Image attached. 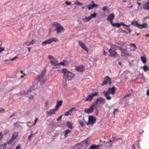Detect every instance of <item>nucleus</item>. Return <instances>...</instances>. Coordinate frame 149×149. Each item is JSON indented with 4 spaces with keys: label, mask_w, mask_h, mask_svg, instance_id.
Returning a JSON list of instances; mask_svg holds the SVG:
<instances>
[{
    "label": "nucleus",
    "mask_w": 149,
    "mask_h": 149,
    "mask_svg": "<svg viewBox=\"0 0 149 149\" xmlns=\"http://www.w3.org/2000/svg\"><path fill=\"white\" fill-rule=\"evenodd\" d=\"M88 122L87 125L91 124L93 125L95 123L96 120V118L94 116H89L88 117Z\"/></svg>",
    "instance_id": "nucleus-12"
},
{
    "label": "nucleus",
    "mask_w": 149,
    "mask_h": 149,
    "mask_svg": "<svg viewBox=\"0 0 149 149\" xmlns=\"http://www.w3.org/2000/svg\"><path fill=\"white\" fill-rule=\"evenodd\" d=\"M120 139V138H116V137H113L112 138V141H116V140H118V139Z\"/></svg>",
    "instance_id": "nucleus-46"
},
{
    "label": "nucleus",
    "mask_w": 149,
    "mask_h": 149,
    "mask_svg": "<svg viewBox=\"0 0 149 149\" xmlns=\"http://www.w3.org/2000/svg\"><path fill=\"white\" fill-rule=\"evenodd\" d=\"M57 110H56V109H53L50 110L49 111H46L47 113L48 116H51L52 114H55V111Z\"/></svg>",
    "instance_id": "nucleus-16"
},
{
    "label": "nucleus",
    "mask_w": 149,
    "mask_h": 149,
    "mask_svg": "<svg viewBox=\"0 0 149 149\" xmlns=\"http://www.w3.org/2000/svg\"><path fill=\"white\" fill-rule=\"evenodd\" d=\"M130 96V94H128L127 95H125L124 98H125V97H127L129 96Z\"/></svg>",
    "instance_id": "nucleus-64"
},
{
    "label": "nucleus",
    "mask_w": 149,
    "mask_h": 149,
    "mask_svg": "<svg viewBox=\"0 0 149 149\" xmlns=\"http://www.w3.org/2000/svg\"><path fill=\"white\" fill-rule=\"evenodd\" d=\"M122 25L125 26L126 29V30H128V32L129 33H130L131 32V30L129 28V26L126 25L124 23H122Z\"/></svg>",
    "instance_id": "nucleus-27"
},
{
    "label": "nucleus",
    "mask_w": 149,
    "mask_h": 149,
    "mask_svg": "<svg viewBox=\"0 0 149 149\" xmlns=\"http://www.w3.org/2000/svg\"><path fill=\"white\" fill-rule=\"evenodd\" d=\"M33 96L32 95H31L29 97V99H32L33 98Z\"/></svg>",
    "instance_id": "nucleus-63"
},
{
    "label": "nucleus",
    "mask_w": 149,
    "mask_h": 149,
    "mask_svg": "<svg viewBox=\"0 0 149 149\" xmlns=\"http://www.w3.org/2000/svg\"><path fill=\"white\" fill-rule=\"evenodd\" d=\"M98 93L97 92H96L94 93L91 94L90 95H88L86 99L84 100L85 102H91L92 100L93 97L95 96H97L98 95Z\"/></svg>",
    "instance_id": "nucleus-9"
},
{
    "label": "nucleus",
    "mask_w": 149,
    "mask_h": 149,
    "mask_svg": "<svg viewBox=\"0 0 149 149\" xmlns=\"http://www.w3.org/2000/svg\"><path fill=\"white\" fill-rule=\"evenodd\" d=\"M18 133L17 132H14L12 136V138L15 139L18 136Z\"/></svg>",
    "instance_id": "nucleus-28"
},
{
    "label": "nucleus",
    "mask_w": 149,
    "mask_h": 149,
    "mask_svg": "<svg viewBox=\"0 0 149 149\" xmlns=\"http://www.w3.org/2000/svg\"><path fill=\"white\" fill-rule=\"evenodd\" d=\"M87 6L88 7V9L89 10L93 8V6H92V5L90 4V5H87Z\"/></svg>",
    "instance_id": "nucleus-41"
},
{
    "label": "nucleus",
    "mask_w": 149,
    "mask_h": 149,
    "mask_svg": "<svg viewBox=\"0 0 149 149\" xmlns=\"http://www.w3.org/2000/svg\"><path fill=\"white\" fill-rule=\"evenodd\" d=\"M114 17L115 16L114 14L112 13L108 15L107 19L108 21H110L111 23H112V22H113V20L114 18Z\"/></svg>",
    "instance_id": "nucleus-17"
},
{
    "label": "nucleus",
    "mask_w": 149,
    "mask_h": 149,
    "mask_svg": "<svg viewBox=\"0 0 149 149\" xmlns=\"http://www.w3.org/2000/svg\"><path fill=\"white\" fill-rule=\"evenodd\" d=\"M67 126H68V127L70 128H72V123L71 122L68 121L67 122Z\"/></svg>",
    "instance_id": "nucleus-33"
},
{
    "label": "nucleus",
    "mask_w": 149,
    "mask_h": 149,
    "mask_svg": "<svg viewBox=\"0 0 149 149\" xmlns=\"http://www.w3.org/2000/svg\"><path fill=\"white\" fill-rule=\"evenodd\" d=\"M71 114V113L70 112V111H68L66 112L65 114V116H67L68 115L70 114Z\"/></svg>",
    "instance_id": "nucleus-47"
},
{
    "label": "nucleus",
    "mask_w": 149,
    "mask_h": 149,
    "mask_svg": "<svg viewBox=\"0 0 149 149\" xmlns=\"http://www.w3.org/2000/svg\"><path fill=\"white\" fill-rule=\"evenodd\" d=\"M50 62L52 65L54 66L59 65V63H58V61L55 58L53 60H51Z\"/></svg>",
    "instance_id": "nucleus-20"
},
{
    "label": "nucleus",
    "mask_w": 149,
    "mask_h": 149,
    "mask_svg": "<svg viewBox=\"0 0 149 149\" xmlns=\"http://www.w3.org/2000/svg\"><path fill=\"white\" fill-rule=\"evenodd\" d=\"M147 24L146 23H144L142 24H139V26L138 28L140 29H142L143 28H145L147 26Z\"/></svg>",
    "instance_id": "nucleus-25"
},
{
    "label": "nucleus",
    "mask_w": 149,
    "mask_h": 149,
    "mask_svg": "<svg viewBox=\"0 0 149 149\" xmlns=\"http://www.w3.org/2000/svg\"><path fill=\"white\" fill-rule=\"evenodd\" d=\"M91 3L92 4V6H93V8H97L98 7V5L95 4L94 3V2L93 1H92Z\"/></svg>",
    "instance_id": "nucleus-34"
},
{
    "label": "nucleus",
    "mask_w": 149,
    "mask_h": 149,
    "mask_svg": "<svg viewBox=\"0 0 149 149\" xmlns=\"http://www.w3.org/2000/svg\"><path fill=\"white\" fill-rule=\"evenodd\" d=\"M91 19V17H90V16L88 17H86L85 18L83 19V20L84 22H87Z\"/></svg>",
    "instance_id": "nucleus-31"
},
{
    "label": "nucleus",
    "mask_w": 149,
    "mask_h": 149,
    "mask_svg": "<svg viewBox=\"0 0 149 149\" xmlns=\"http://www.w3.org/2000/svg\"><path fill=\"white\" fill-rule=\"evenodd\" d=\"M48 57L51 61V60H53L55 58L53 56L50 55L48 56Z\"/></svg>",
    "instance_id": "nucleus-42"
},
{
    "label": "nucleus",
    "mask_w": 149,
    "mask_h": 149,
    "mask_svg": "<svg viewBox=\"0 0 149 149\" xmlns=\"http://www.w3.org/2000/svg\"><path fill=\"white\" fill-rule=\"evenodd\" d=\"M79 123L80 125L81 126H83L84 125V122L81 121L80 120H79Z\"/></svg>",
    "instance_id": "nucleus-49"
},
{
    "label": "nucleus",
    "mask_w": 149,
    "mask_h": 149,
    "mask_svg": "<svg viewBox=\"0 0 149 149\" xmlns=\"http://www.w3.org/2000/svg\"><path fill=\"white\" fill-rule=\"evenodd\" d=\"M70 132V131L69 130H67L65 131V136L66 137L67 136L66 135L68 133H69Z\"/></svg>",
    "instance_id": "nucleus-38"
},
{
    "label": "nucleus",
    "mask_w": 149,
    "mask_h": 149,
    "mask_svg": "<svg viewBox=\"0 0 149 149\" xmlns=\"http://www.w3.org/2000/svg\"><path fill=\"white\" fill-rule=\"evenodd\" d=\"M118 47L120 50H121V48L120 46H118L117 45H113L109 49V52H110V56H115L116 53L115 52V48L116 47Z\"/></svg>",
    "instance_id": "nucleus-5"
},
{
    "label": "nucleus",
    "mask_w": 149,
    "mask_h": 149,
    "mask_svg": "<svg viewBox=\"0 0 149 149\" xmlns=\"http://www.w3.org/2000/svg\"><path fill=\"white\" fill-rule=\"evenodd\" d=\"M36 88V87L34 88V86H31L27 91H25L24 92V94L25 95H27L29 93H30L32 91L34 90Z\"/></svg>",
    "instance_id": "nucleus-13"
},
{
    "label": "nucleus",
    "mask_w": 149,
    "mask_h": 149,
    "mask_svg": "<svg viewBox=\"0 0 149 149\" xmlns=\"http://www.w3.org/2000/svg\"><path fill=\"white\" fill-rule=\"evenodd\" d=\"M130 45L133 51H134L136 49V47L135 44L131 43L130 44Z\"/></svg>",
    "instance_id": "nucleus-24"
},
{
    "label": "nucleus",
    "mask_w": 149,
    "mask_h": 149,
    "mask_svg": "<svg viewBox=\"0 0 149 149\" xmlns=\"http://www.w3.org/2000/svg\"><path fill=\"white\" fill-rule=\"evenodd\" d=\"M139 24L137 23V22L136 21H134L132 22V25H134L138 27L139 26Z\"/></svg>",
    "instance_id": "nucleus-32"
},
{
    "label": "nucleus",
    "mask_w": 149,
    "mask_h": 149,
    "mask_svg": "<svg viewBox=\"0 0 149 149\" xmlns=\"http://www.w3.org/2000/svg\"><path fill=\"white\" fill-rule=\"evenodd\" d=\"M103 54L105 56H106L107 54V53L105 52V51L104 50V51L103 52Z\"/></svg>",
    "instance_id": "nucleus-62"
},
{
    "label": "nucleus",
    "mask_w": 149,
    "mask_h": 149,
    "mask_svg": "<svg viewBox=\"0 0 149 149\" xmlns=\"http://www.w3.org/2000/svg\"><path fill=\"white\" fill-rule=\"evenodd\" d=\"M103 93L104 94V96L107 100H109L111 99V97L109 95L110 93H109L107 91H104Z\"/></svg>",
    "instance_id": "nucleus-15"
},
{
    "label": "nucleus",
    "mask_w": 149,
    "mask_h": 149,
    "mask_svg": "<svg viewBox=\"0 0 149 149\" xmlns=\"http://www.w3.org/2000/svg\"><path fill=\"white\" fill-rule=\"evenodd\" d=\"M107 91L109 93L113 95L116 91L115 87L113 86L112 88H109Z\"/></svg>",
    "instance_id": "nucleus-14"
},
{
    "label": "nucleus",
    "mask_w": 149,
    "mask_h": 149,
    "mask_svg": "<svg viewBox=\"0 0 149 149\" xmlns=\"http://www.w3.org/2000/svg\"><path fill=\"white\" fill-rule=\"evenodd\" d=\"M4 50V48L0 47V53L2 52Z\"/></svg>",
    "instance_id": "nucleus-55"
},
{
    "label": "nucleus",
    "mask_w": 149,
    "mask_h": 149,
    "mask_svg": "<svg viewBox=\"0 0 149 149\" xmlns=\"http://www.w3.org/2000/svg\"><path fill=\"white\" fill-rule=\"evenodd\" d=\"M47 79H46L42 80L40 82V83L41 85H42L44 84L45 82L47 81Z\"/></svg>",
    "instance_id": "nucleus-40"
},
{
    "label": "nucleus",
    "mask_w": 149,
    "mask_h": 149,
    "mask_svg": "<svg viewBox=\"0 0 149 149\" xmlns=\"http://www.w3.org/2000/svg\"><path fill=\"white\" fill-rule=\"evenodd\" d=\"M52 24L56 28V30L57 34H58L65 31L64 28L60 24L56 22H54Z\"/></svg>",
    "instance_id": "nucleus-3"
},
{
    "label": "nucleus",
    "mask_w": 149,
    "mask_h": 149,
    "mask_svg": "<svg viewBox=\"0 0 149 149\" xmlns=\"http://www.w3.org/2000/svg\"><path fill=\"white\" fill-rule=\"evenodd\" d=\"M143 70L145 72L147 71L148 70V66L147 65H145L143 67Z\"/></svg>",
    "instance_id": "nucleus-37"
},
{
    "label": "nucleus",
    "mask_w": 149,
    "mask_h": 149,
    "mask_svg": "<svg viewBox=\"0 0 149 149\" xmlns=\"http://www.w3.org/2000/svg\"><path fill=\"white\" fill-rule=\"evenodd\" d=\"M17 58V56H15L14 57V58H12L10 60V61H13L15 60Z\"/></svg>",
    "instance_id": "nucleus-51"
},
{
    "label": "nucleus",
    "mask_w": 149,
    "mask_h": 149,
    "mask_svg": "<svg viewBox=\"0 0 149 149\" xmlns=\"http://www.w3.org/2000/svg\"><path fill=\"white\" fill-rule=\"evenodd\" d=\"M21 146L20 144H19L17 145V146L16 147L15 149H20Z\"/></svg>",
    "instance_id": "nucleus-56"
},
{
    "label": "nucleus",
    "mask_w": 149,
    "mask_h": 149,
    "mask_svg": "<svg viewBox=\"0 0 149 149\" xmlns=\"http://www.w3.org/2000/svg\"><path fill=\"white\" fill-rule=\"evenodd\" d=\"M62 73H63L64 78L66 81L71 80L74 77V74L68 71L66 69L62 70Z\"/></svg>",
    "instance_id": "nucleus-1"
},
{
    "label": "nucleus",
    "mask_w": 149,
    "mask_h": 149,
    "mask_svg": "<svg viewBox=\"0 0 149 149\" xmlns=\"http://www.w3.org/2000/svg\"><path fill=\"white\" fill-rule=\"evenodd\" d=\"M62 116H59L57 118V120L58 121H59L60 120L61 118H62Z\"/></svg>",
    "instance_id": "nucleus-57"
},
{
    "label": "nucleus",
    "mask_w": 149,
    "mask_h": 149,
    "mask_svg": "<svg viewBox=\"0 0 149 149\" xmlns=\"http://www.w3.org/2000/svg\"><path fill=\"white\" fill-rule=\"evenodd\" d=\"M111 25L114 26L120 27L121 25V23H113V22L111 23Z\"/></svg>",
    "instance_id": "nucleus-26"
},
{
    "label": "nucleus",
    "mask_w": 149,
    "mask_h": 149,
    "mask_svg": "<svg viewBox=\"0 0 149 149\" xmlns=\"http://www.w3.org/2000/svg\"><path fill=\"white\" fill-rule=\"evenodd\" d=\"M46 72V69H44L42 71L41 73L36 78V80L38 82L41 81L42 80L43 78L45 75Z\"/></svg>",
    "instance_id": "nucleus-7"
},
{
    "label": "nucleus",
    "mask_w": 149,
    "mask_h": 149,
    "mask_svg": "<svg viewBox=\"0 0 149 149\" xmlns=\"http://www.w3.org/2000/svg\"><path fill=\"white\" fill-rule=\"evenodd\" d=\"M74 4L78 6H82L83 5L82 3L80 2L78 0H77L74 2Z\"/></svg>",
    "instance_id": "nucleus-29"
},
{
    "label": "nucleus",
    "mask_w": 149,
    "mask_h": 149,
    "mask_svg": "<svg viewBox=\"0 0 149 149\" xmlns=\"http://www.w3.org/2000/svg\"><path fill=\"white\" fill-rule=\"evenodd\" d=\"M31 135L28 136V139L29 140H30L31 139V136L33 135V132L32 131H31Z\"/></svg>",
    "instance_id": "nucleus-50"
},
{
    "label": "nucleus",
    "mask_w": 149,
    "mask_h": 149,
    "mask_svg": "<svg viewBox=\"0 0 149 149\" xmlns=\"http://www.w3.org/2000/svg\"><path fill=\"white\" fill-rule=\"evenodd\" d=\"M97 14L95 13H94L93 14H91L90 17H91V19L93 18H95L96 17Z\"/></svg>",
    "instance_id": "nucleus-39"
},
{
    "label": "nucleus",
    "mask_w": 149,
    "mask_h": 149,
    "mask_svg": "<svg viewBox=\"0 0 149 149\" xmlns=\"http://www.w3.org/2000/svg\"><path fill=\"white\" fill-rule=\"evenodd\" d=\"M113 143V141L111 140H110L109 142L108 143L109 144V147H111L112 146V143L111 142Z\"/></svg>",
    "instance_id": "nucleus-53"
},
{
    "label": "nucleus",
    "mask_w": 149,
    "mask_h": 149,
    "mask_svg": "<svg viewBox=\"0 0 149 149\" xmlns=\"http://www.w3.org/2000/svg\"><path fill=\"white\" fill-rule=\"evenodd\" d=\"M9 132V131L8 130H6L4 131V133L5 135H6Z\"/></svg>",
    "instance_id": "nucleus-59"
},
{
    "label": "nucleus",
    "mask_w": 149,
    "mask_h": 149,
    "mask_svg": "<svg viewBox=\"0 0 149 149\" xmlns=\"http://www.w3.org/2000/svg\"><path fill=\"white\" fill-rule=\"evenodd\" d=\"M108 8V7L107 6H104L102 8V10L104 11H106Z\"/></svg>",
    "instance_id": "nucleus-44"
},
{
    "label": "nucleus",
    "mask_w": 149,
    "mask_h": 149,
    "mask_svg": "<svg viewBox=\"0 0 149 149\" xmlns=\"http://www.w3.org/2000/svg\"><path fill=\"white\" fill-rule=\"evenodd\" d=\"M35 43V42L33 40H32L31 42H30L28 45H27L28 46H29L30 45H33V44Z\"/></svg>",
    "instance_id": "nucleus-52"
},
{
    "label": "nucleus",
    "mask_w": 149,
    "mask_h": 149,
    "mask_svg": "<svg viewBox=\"0 0 149 149\" xmlns=\"http://www.w3.org/2000/svg\"><path fill=\"white\" fill-rule=\"evenodd\" d=\"M69 64V62L66 60H63L61 62L59 63V65H61L63 66H66Z\"/></svg>",
    "instance_id": "nucleus-22"
},
{
    "label": "nucleus",
    "mask_w": 149,
    "mask_h": 149,
    "mask_svg": "<svg viewBox=\"0 0 149 149\" xmlns=\"http://www.w3.org/2000/svg\"><path fill=\"white\" fill-rule=\"evenodd\" d=\"M58 40L56 38H53L45 40L42 43V45L44 46L48 44H50L53 41L57 42Z\"/></svg>",
    "instance_id": "nucleus-8"
},
{
    "label": "nucleus",
    "mask_w": 149,
    "mask_h": 149,
    "mask_svg": "<svg viewBox=\"0 0 149 149\" xmlns=\"http://www.w3.org/2000/svg\"><path fill=\"white\" fill-rule=\"evenodd\" d=\"M128 44L127 42L122 43V56H130V54L127 51Z\"/></svg>",
    "instance_id": "nucleus-2"
},
{
    "label": "nucleus",
    "mask_w": 149,
    "mask_h": 149,
    "mask_svg": "<svg viewBox=\"0 0 149 149\" xmlns=\"http://www.w3.org/2000/svg\"><path fill=\"white\" fill-rule=\"evenodd\" d=\"M6 144L5 143L3 145L0 146V149H5L6 147Z\"/></svg>",
    "instance_id": "nucleus-36"
},
{
    "label": "nucleus",
    "mask_w": 149,
    "mask_h": 149,
    "mask_svg": "<svg viewBox=\"0 0 149 149\" xmlns=\"http://www.w3.org/2000/svg\"><path fill=\"white\" fill-rule=\"evenodd\" d=\"M5 111V110L3 109H0V113L1 112L4 113Z\"/></svg>",
    "instance_id": "nucleus-61"
},
{
    "label": "nucleus",
    "mask_w": 149,
    "mask_h": 149,
    "mask_svg": "<svg viewBox=\"0 0 149 149\" xmlns=\"http://www.w3.org/2000/svg\"><path fill=\"white\" fill-rule=\"evenodd\" d=\"M15 114V113H13L9 117V118H11L13 117Z\"/></svg>",
    "instance_id": "nucleus-58"
},
{
    "label": "nucleus",
    "mask_w": 149,
    "mask_h": 149,
    "mask_svg": "<svg viewBox=\"0 0 149 149\" xmlns=\"http://www.w3.org/2000/svg\"><path fill=\"white\" fill-rule=\"evenodd\" d=\"M100 145H92L89 149H98L99 148Z\"/></svg>",
    "instance_id": "nucleus-23"
},
{
    "label": "nucleus",
    "mask_w": 149,
    "mask_h": 149,
    "mask_svg": "<svg viewBox=\"0 0 149 149\" xmlns=\"http://www.w3.org/2000/svg\"><path fill=\"white\" fill-rule=\"evenodd\" d=\"M105 102V100L102 97H99L96 99L95 102L93 104L95 106H96V105L101 106L104 104Z\"/></svg>",
    "instance_id": "nucleus-6"
},
{
    "label": "nucleus",
    "mask_w": 149,
    "mask_h": 149,
    "mask_svg": "<svg viewBox=\"0 0 149 149\" xmlns=\"http://www.w3.org/2000/svg\"><path fill=\"white\" fill-rule=\"evenodd\" d=\"M141 60L142 62L144 63L146 62V59L145 57L141 56Z\"/></svg>",
    "instance_id": "nucleus-35"
},
{
    "label": "nucleus",
    "mask_w": 149,
    "mask_h": 149,
    "mask_svg": "<svg viewBox=\"0 0 149 149\" xmlns=\"http://www.w3.org/2000/svg\"><path fill=\"white\" fill-rule=\"evenodd\" d=\"M108 83L109 85H111V78L107 76H106L104 78V81L101 85L102 86L104 85L107 84Z\"/></svg>",
    "instance_id": "nucleus-11"
},
{
    "label": "nucleus",
    "mask_w": 149,
    "mask_h": 149,
    "mask_svg": "<svg viewBox=\"0 0 149 149\" xmlns=\"http://www.w3.org/2000/svg\"><path fill=\"white\" fill-rule=\"evenodd\" d=\"M96 107V106H95L93 104L90 107L89 109H85L84 111L88 114L92 113L94 111V110L95 109Z\"/></svg>",
    "instance_id": "nucleus-10"
},
{
    "label": "nucleus",
    "mask_w": 149,
    "mask_h": 149,
    "mask_svg": "<svg viewBox=\"0 0 149 149\" xmlns=\"http://www.w3.org/2000/svg\"><path fill=\"white\" fill-rule=\"evenodd\" d=\"M83 67H77L76 68V70L79 72H82L83 70Z\"/></svg>",
    "instance_id": "nucleus-30"
},
{
    "label": "nucleus",
    "mask_w": 149,
    "mask_h": 149,
    "mask_svg": "<svg viewBox=\"0 0 149 149\" xmlns=\"http://www.w3.org/2000/svg\"><path fill=\"white\" fill-rule=\"evenodd\" d=\"M62 101H59L57 102V104L55 107L56 110H58L59 107L62 105Z\"/></svg>",
    "instance_id": "nucleus-21"
},
{
    "label": "nucleus",
    "mask_w": 149,
    "mask_h": 149,
    "mask_svg": "<svg viewBox=\"0 0 149 149\" xmlns=\"http://www.w3.org/2000/svg\"><path fill=\"white\" fill-rule=\"evenodd\" d=\"M3 137L2 134L0 132V140H1L2 138Z\"/></svg>",
    "instance_id": "nucleus-60"
},
{
    "label": "nucleus",
    "mask_w": 149,
    "mask_h": 149,
    "mask_svg": "<svg viewBox=\"0 0 149 149\" xmlns=\"http://www.w3.org/2000/svg\"><path fill=\"white\" fill-rule=\"evenodd\" d=\"M118 109H114L113 113L114 115H115L116 113L118 112Z\"/></svg>",
    "instance_id": "nucleus-48"
},
{
    "label": "nucleus",
    "mask_w": 149,
    "mask_h": 149,
    "mask_svg": "<svg viewBox=\"0 0 149 149\" xmlns=\"http://www.w3.org/2000/svg\"><path fill=\"white\" fill-rule=\"evenodd\" d=\"M143 8L144 9L149 11V1L143 4Z\"/></svg>",
    "instance_id": "nucleus-19"
},
{
    "label": "nucleus",
    "mask_w": 149,
    "mask_h": 149,
    "mask_svg": "<svg viewBox=\"0 0 149 149\" xmlns=\"http://www.w3.org/2000/svg\"><path fill=\"white\" fill-rule=\"evenodd\" d=\"M78 43L79 45L84 50L88 52V50L86 46L85 45V44L83 42L79 41Z\"/></svg>",
    "instance_id": "nucleus-18"
},
{
    "label": "nucleus",
    "mask_w": 149,
    "mask_h": 149,
    "mask_svg": "<svg viewBox=\"0 0 149 149\" xmlns=\"http://www.w3.org/2000/svg\"><path fill=\"white\" fill-rule=\"evenodd\" d=\"M75 110V109L74 108H72L70 109V110H69V111H70V112L71 113L73 111Z\"/></svg>",
    "instance_id": "nucleus-54"
},
{
    "label": "nucleus",
    "mask_w": 149,
    "mask_h": 149,
    "mask_svg": "<svg viewBox=\"0 0 149 149\" xmlns=\"http://www.w3.org/2000/svg\"><path fill=\"white\" fill-rule=\"evenodd\" d=\"M65 3L66 4L67 6L70 5L71 4V2L68 1H65Z\"/></svg>",
    "instance_id": "nucleus-45"
},
{
    "label": "nucleus",
    "mask_w": 149,
    "mask_h": 149,
    "mask_svg": "<svg viewBox=\"0 0 149 149\" xmlns=\"http://www.w3.org/2000/svg\"><path fill=\"white\" fill-rule=\"evenodd\" d=\"M88 138H87L80 143H77V145L80 148H82L84 149H86L88 146L89 145V143H88Z\"/></svg>",
    "instance_id": "nucleus-4"
},
{
    "label": "nucleus",
    "mask_w": 149,
    "mask_h": 149,
    "mask_svg": "<svg viewBox=\"0 0 149 149\" xmlns=\"http://www.w3.org/2000/svg\"><path fill=\"white\" fill-rule=\"evenodd\" d=\"M14 139H13L12 138H11L10 139L9 141L8 142V143L9 145H10L14 141Z\"/></svg>",
    "instance_id": "nucleus-43"
}]
</instances>
